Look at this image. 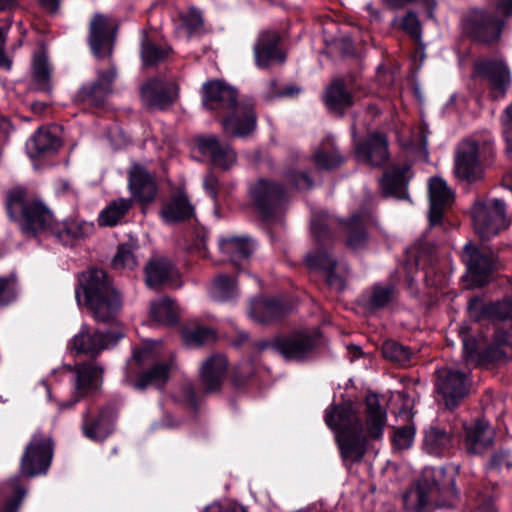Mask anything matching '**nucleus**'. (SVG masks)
Returning <instances> with one entry per match:
<instances>
[{
	"instance_id": "nucleus-1",
	"label": "nucleus",
	"mask_w": 512,
	"mask_h": 512,
	"mask_svg": "<svg viewBox=\"0 0 512 512\" xmlns=\"http://www.w3.org/2000/svg\"><path fill=\"white\" fill-rule=\"evenodd\" d=\"M324 420L336 434L342 460L353 463L362 460L369 441L383 438L387 413L378 397L369 394L365 398V427L351 404L330 405Z\"/></svg>"
},
{
	"instance_id": "nucleus-2",
	"label": "nucleus",
	"mask_w": 512,
	"mask_h": 512,
	"mask_svg": "<svg viewBox=\"0 0 512 512\" xmlns=\"http://www.w3.org/2000/svg\"><path fill=\"white\" fill-rule=\"evenodd\" d=\"M370 219L371 212L368 209L358 211L346 222H341L325 212L313 216L311 233L317 242L318 248L316 252L307 255L306 262L310 268L324 272L326 282L330 287L339 291L343 290L348 274L346 265H338L326 247L333 238L332 230L338 225H343L347 233L346 245L352 250H359L367 244L366 225Z\"/></svg>"
},
{
	"instance_id": "nucleus-3",
	"label": "nucleus",
	"mask_w": 512,
	"mask_h": 512,
	"mask_svg": "<svg viewBox=\"0 0 512 512\" xmlns=\"http://www.w3.org/2000/svg\"><path fill=\"white\" fill-rule=\"evenodd\" d=\"M203 106L222 118L226 135L245 138L257 127L255 103L252 99H238L237 90L221 80H211L202 87Z\"/></svg>"
},
{
	"instance_id": "nucleus-4",
	"label": "nucleus",
	"mask_w": 512,
	"mask_h": 512,
	"mask_svg": "<svg viewBox=\"0 0 512 512\" xmlns=\"http://www.w3.org/2000/svg\"><path fill=\"white\" fill-rule=\"evenodd\" d=\"M77 303L84 304L101 323H113L121 310L123 295L106 271L92 268L83 272L75 290Z\"/></svg>"
},
{
	"instance_id": "nucleus-5",
	"label": "nucleus",
	"mask_w": 512,
	"mask_h": 512,
	"mask_svg": "<svg viewBox=\"0 0 512 512\" xmlns=\"http://www.w3.org/2000/svg\"><path fill=\"white\" fill-rule=\"evenodd\" d=\"M454 484V477L447 476L443 467H427L422 471L416 487L404 496V502L417 512L450 507L457 498Z\"/></svg>"
},
{
	"instance_id": "nucleus-6",
	"label": "nucleus",
	"mask_w": 512,
	"mask_h": 512,
	"mask_svg": "<svg viewBox=\"0 0 512 512\" xmlns=\"http://www.w3.org/2000/svg\"><path fill=\"white\" fill-rule=\"evenodd\" d=\"M469 312L477 321L487 320L494 328V343L488 347L487 356L492 360L512 359V299L484 304L473 298L468 305Z\"/></svg>"
},
{
	"instance_id": "nucleus-7",
	"label": "nucleus",
	"mask_w": 512,
	"mask_h": 512,
	"mask_svg": "<svg viewBox=\"0 0 512 512\" xmlns=\"http://www.w3.org/2000/svg\"><path fill=\"white\" fill-rule=\"evenodd\" d=\"M6 210L25 235L48 233L54 222L51 210L23 187H15L7 193Z\"/></svg>"
},
{
	"instance_id": "nucleus-8",
	"label": "nucleus",
	"mask_w": 512,
	"mask_h": 512,
	"mask_svg": "<svg viewBox=\"0 0 512 512\" xmlns=\"http://www.w3.org/2000/svg\"><path fill=\"white\" fill-rule=\"evenodd\" d=\"M153 358L152 349L143 347L136 349L133 357L128 361L125 373V382L132 384L136 389L143 390L149 385L162 388L168 380L169 371L173 362L157 363L150 369L140 373V368Z\"/></svg>"
},
{
	"instance_id": "nucleus-9",
	"label": "nucleus",
	"mask_w": 512,
	"mask_h": 512,
	"mask_svg": "<svg viewBox=\"0 0 512 512\" xmlns=\"http://www.w3.org/2000/svg\"><path fill=\"white\" fill-rule=\"evenodd\" d=\"M471 214L475 232L482 240L491 239L509 225L506 204L498 198L476 201Z\"/></svg>"
},
{
	"instance_id": "nucleus-10",
	"label": "nucleus",
	"mask_w": 512,
	"mask_h": 512,
	"mask_svg": "<svg viewBox=\"0 0 512 512\" xmlns=\"http://www.w3.org/2000/svg\"><path fill=\"white\" fill-rule=\"evenodd\" d=\"M320 333L318 331H294L288 335L277 337L271 343L262 342L260 349L272 347L285 359L291 361H304L319 346Z\"/></svg>"
},
{
	"instance_id": "nucleus-11",
	"label": "nucleus",
	"mask_w": 512,
	"mask_h": 512,
	"mask_svg": "<svg viewBox=\"0 0 512 512\" xmlns=\"http://www.w3.org/2000/svg\"><path fill=\"white\" fill-rule=\"evenodd\" d=\"M492 147L487 143L466 140L459 144L455 153L454 171L458 178L467 182H475L482 178V162Z\"/></svg>"
},
{
	"instance_id": "nucleus-12",
	"label": "nucleus",
	"mask_w": 512,
	"mask_h": 512,
	"mask_svg": "<svg viewBox=\"0 0 512 512\" xmlns=\"http://www.w3.org/2000/svg\"><path fill=\"white\" fill-rule=\"evenodd\" d=\"M471 381L467 373L457 368L442 367L436 371L435 389L445 407L453 410L469 394Z\"/></svg>"
},
{
	"instance_id": "nucleus-13",
	"label": "nucleus",
	"mask_w": 512,
	"mask_h": 512,
	"mask_svg": "<svg viewBox=\"0 0 512 512\" xmlns=\"http://www.w3.org/2000/svg\"><path fill=\"white\" fill-rule=\"evenodd\" d=\"M53 457V445L50 437L35 433L27 444L21 457L20 470L26 477L45 474Z\"/></svg>"
},
{
	"instance_id": "nucleus-14",
	"label": "nucleus",
	"mask_w": 512,
	"mask_h": 512,
	"mask_svg": "<svg viewBox=\"0 0 512 512\" xmlns=\"http://www.w3.org/2000/svg\"><path fill=\"white\" fill-rule=\"evenodd\" d=\"M254 205L265 220L273 219L287 200L284 187L274 181L261 179L251 189Z\"/></svg>"
},
{
	"instance_id": "nucleus-15",
	"label": "nucleus",
	"mask_w": 512,
	"mask_h": 512,
	"mask_svg": "<svg viewBox=\"0 0 512 512\" xmlns=\"http://www.w3.org/2000/svg\"><path fill=\"white\" fill-rule=\"evenodd\" d=\"M474 76L487 80L493 99L504 97L511 83V75L506 64L500 60L482 59L474 64Z\"/></svg>"
},
{
	"instance_id": "nucleus-16",
	"label": "nucleus",
	"mask_w": 512,
	"mask_h": 512,
	"mask_svg": "<svg viewBox=\"0 0 512 512\" xmlns=\"http://www.w3.org/2000/svg\"><path fill=\"white\" fill-rule=\"evenodd\" d=\"M503 22L494 14L477 10L468 14L463 26L465 32L474 40L490 43L499 38Z\"/></svg>"
},
{
	"instance_id": "nucleus-17",
	"label": "nucleus",
	"mask_w": 512,
	"mask_h": 512,
	"mask_svg": "<svg viewBox=\"0 0 512 512\" xmlns=\"http://www.w3.org/2000/svg\"><path fill=\"white\" fill-rule=\"evenodd\" d=\"M123 335L115 332L103 333L99 330H92L88 326H82L71 342L72 350L77 354H86L96 357L101 351L110 345L116 344Z\"/></svg>"
},
{
	"instance_id": "nucleus-18",
	"label": "nucleus",
	"mask_w": 512,
	"mask_h": 512,
	"mask_svg": "<svg viewBox=\"0 0 512 512\" xmlns=\"http://www.w3.org/2000/svg\"><path fill=\"white\" fill-rule=\"evenodd\" d=\"M463 257L474 286H483L494 267V255L487 249H479L472 243L464 246Z\"/></svg>"
},
{
	"instance_id": "nucleus-19",
	"label": "nucleus",
	"mask_w": 512,
	"mask_h": 512,
	"mask_svg": "<svg viewBox=\"0 0 512 512\" xmlns=\"http://www.w3.org/2000/svg\"><path fill=\"white\" fill-rule=\"evenodd\" d=\"M113 25L109 18L96 13L89 25L88 43L92 53L98 58H105L112 53Z\"/></svg>"
},
{
	"instance_id": "nucleus-20",
	"label": "nucleus",
	"mask_w": 512,
	"mask_h": 512,
	"mask_svg": "<svg viewBox=\"0 0 512 512\" xmlns=\"http://www.w3.org/2000/svg\"><path fill=\"white\" fill-rule=\"evenodd\" d=\"M354 151L359 162L373 167L384 165L389 158L387 139L380 133L369 134L355 144Z\"/></svg>"
},
{
	"instance_id": "nucleus-21",
	"label": "nucleus",
	"mask_w": 512,
	"mask_h": 512,
	"mask_svg": "<svg viewBox=\"0 0 512 512\" xmlns=\"http://www.w3.org/2000/svg\"><path fill=\"white\" fill-rule=\"evenodd\" d=\"M280 36L275 31L262 32L254 45V58L257 67L268 68L273 64H283L285 54L279 48Z\"/></svg>"
},
{
	"instance_id": "nucleus-22",
	"label": "nucleus",
	"mask_w": 512,
	"mask_h": 512,
	"mask_svg": "<svg viewBox=\"0 0 512 512\" xmlns=\"http://www.w3.org/2000/svg\"><path fill=\"white\" fill-rule=\"evenodd\" d=\"M176 94L175 83L159 78L150 79L141 88L142 100L150 108L164 109L174 102Z\"/></svg>"
},
{
	"instance_id": "nucleus-23",
	"label": "nucleus",
	"mask_w": 512,
	"mask_h": 512,
	"mask_svg": "<svg viewBox=\"0 0 512 512\" xmlns=\"http://www.w3.org/2000/svg\"><path fill=\"white\" fill-rule=\"evenodd\" d=\"M429 222L431 226L441 223L444 211L452 204L454 195L447 183L440 177L429 180Z\"/></svg>"
},
{
	"instance_id": "nucleus-24",
	"label": "nucleus",
	"mask_w": 512,
	"mask_h": 512,
	"mask_svg": "<svg viewBox=\"0 0 512 512\" xmlns=\"http://www.w3.org/2000/svg\"><path fill=\"white\" fill-rule=\"evenodd\" d=\"M196 145L199 152L208 156L215 166L226 170L236 161L235 151L228 144L221 143L215 135L199 137L196 140Z\"/></svg>"
},
{
	"instance_id": "nucleus-25",
	"label": "nucleus",
	"mask_w": 512,
	"mask_h": 512,
	"mask_svg": "<svg viewBox=\"0 0 512 512\" xmlns=\"http://www.w3.org/2000/svg\"><path fill=\"white\" fill-rule=\"evenodd\" d=\"M115 77L116 71L113 67L107 71H100L94 83L85 85L79 90L77 95L79 100L95 107L103 105L107 96L111 93V85Z\"/></svg>"
},
{
	"instance_id": "nucleus-26",
	"label": "nucleus",
	"mask_w": 512,
	"mask_h": 512,
	"mask_svg": "<svg viewBox=\"0 0 512 512\" xmlns=\"http://www.w3.org/2000/svg\"><path fill=\"white\" fill-rule=\"evenodd\" d=\"M494 439L493 428L482 419L465 428L464 447L468 454L480 455L488 450Z\"/></svg>"
},
{
	"instance_id": "nucleus-27",
	"label": "nucleus",
	"mask_w": 512,
	"mask_h": 512,
	"mask_svg": "<svg viewBox=\"0 0 512 512\" xmlns=\"http://www.w3.org/2000/svg\"><path fill=\"white\" fill-rule=\"evenodd\" d=\"M129 189L141 204L152 202L157 194V186L151 174L140 165H134L129 172Z\"/></svg>"
},
{
	"instance_id": "nucleus-28",
	"label": "nucleus",
	"mask_w": 512,
	"mask_h": 512,
	"mask_svg": "<svg viewBox=\"0 0 512 512\" xmlns=\"http://www.w3.org/2000/svg\"><path fill=\"white\" fill-rule=\"evenodd\" d=\"M92 230V223L69 219L61 222L54 221L48 233L63 245L73 246L77 241L88 236Z\"/></svg>"
},
{
	"instance_id": "nucleus-29",
	"label": "nucleus",
	"mask_w": 512,
	"mask_h": 512,
	"mask_svg": "<svg viewBox=\"0 0 512 512\" xmlns=\"http://www.w3.org/2000/svg\"><path fill=\"white\" fill-rule=\"evenodd\" d=\"M454 447V437L450 431L431 425L424 431L422 449L429 455L443 457L448 455Z\"/></svg>"
},
{
	"instance_id": "nucleus-30",
	"label": "nucleus",
	"mask_w": 512,
	"mask_h": 512,
	"mask_svg": "<svg viewBox=\"0 0 512 512\" xmlns=\"http://www.w3.org/2000/svg\"><path fill=\"white\" fill-rule=\"evenodd\" d=\"M75 373L74 392L84 398L101 385L102 369L91 363H80L71 369Z\"/></svg>"
},
{
	"instance_id": "nucleus-31",
	"label": "nucleus",
	"mask_w": 512,
	"mask_h": 512,
	"mask_svg": "<svg viewBox=\"0 0 512 512\" xmlns=\"http://www.w3.org/2000/svg\"><path fill=\"white\" fill-rule=\"evenodd\" d=\"M227 360L223 355H213L208 358L201 368V385L206 393L218 391L225 379Z\"/></svg>"
},
{
	"instance_id": "nucleus-32",
	"label": "nucleus",
	"mask_w": 512,
	"mask_h": 512,
	"mask_svg": "<svg viewBox=\"0 0 512 512\" xmlns=\"http://www.w3.org/2000/svg\"><path fill=\"white\" fill-rule=\"evenodd\" d=\"M287 313L285 305L275 298H255L250 303L249 316L255 322L268 324L281 319Z\"/></svg>"
},
{
	"instance_id": "nucleus-33",
	"label": "nucleus",
	"mask_w": 512,
	"mask_h": 512,
	"mask_svg": "<svg viewBox=\"0 0 512 512\" xmlns=\"http://www.w3.org/2000/svg\"><path fill=\"white\" fill-rule=\"evenodd\" d=\"M178 278V271L173 263L164 257L152 258L145 267V280L150 288H158Z\"/></svg>"
},
{
	"instance_id": "nucleus-34",
	"label": "nucleus",
	"mask_w": 512,
	"mask_h": 512,
	"mask_svg": "<svg viewBox=\"0 0 512 512\" xmlns=\"http://www.w3.org/2000/svg\"><path fill=\"white\" fill-rule=\"evenodd\" d=\"M82 419L83 434L92 441H104L113 431L112 420L107 410H101L94 417L87 411L83 414Z\"/></svg>"
},
{
	"instance_id": "nucleus-35",
	"label": "nucleus",
	"mask_w": 512,
	"mask_h": 512,
	"mask_svg": "<svg viewBox=\"0 0 512 512\" xmlns=\"http://www.w3.org/2000/svg\"><path fill=\"white\" fill-rule=\"evenodd\" d=\"M194 214V207L187 195L178 191L163 205L161 216L167 223H176L189 219Z\"/></svg>"
},
{
	"instance_id": "nucleus-36",
	"label": "nucleus",
	"mask_w": 512,
	"mask_h": 512,
	"mask_svg": "<svg viewBox=\"0 0 512 512\" xmlns=\"http://www.w3.org/2000/svg\"><path fill=\"white\" fill-rule=\"evenodd\" d=\"M26 489L20 476H13L0 485V512H18Z\"/></svg>"
},
{
	"instance_id": "nucleus-37",
	"label": "nucleus",
	"mask_w": 512,
	"mask_h": 512,
	"mask_svg": "<svg viewBox=\"0 0 512 512\" xmlns=\"http://www.w3.org/2000/svg\"><path fill=\"white\" fill-rule=\"evenodd\" d=\"M323 99L330 110L340 115H343L344 111L353 105V96L341 78L331 82L326 88Z\"/></svg>"
},
{
	"instance_id": "nucleus-38",
	"label": "nucleus",
	"mask_w": 512,
	"mask_h": 512,
	"mask_svg": "<svg viewBox=\"0 0 512 512\" xmlns=\"http://www.w3.org/2000/svg\"><path fill=\"white\" fill-rule=\"evenodd\" d=\"M221 252L236 266H240L242 260L248 259L253 251L254 244L249 237L232 236L219 241Z\"/></svg>"
},
{
	"instance_id": "nucleus-39",
	"label": "nucleus",
	"mask_w": 512,
	"mask_h": 512,
	"mask_svg": "<svg viewBox=\"0 0 512 512\" xmlns=\"http://www.w3.org/2000/svg\"><path fill=\"white\" fill-rule=\"evenodd\" d=\"M313 162L318 169L332 170L344 163L333 137L327 136L312 154Z\"/></svg>"
},
{
	"instance_id": "nucleus-40",
	"label": "nucleus",
	"mask_w": 512,
	"mask_h": 512,
	"mask_svg": "<svg viewBox=\"0 0 512 512\" xmlns=\"http://www.w3.org/2000/svg\"><path fill=\"white\" fill-rule=\"evenodd\" d=\"M61 146V140L50 130L39 128L27 141L26 149L31 158L51 154Z\"/></svg>"
},
{
	"instance_id": "nucleus-41",
	"label": "nucleus",
	"mask_w": 512,
	"mask_h": 512,
	"mask_svg": "<svg viewBox=\"0 0 512 512\" xmlns=\"http://www.w3.org/2000/svg\"><path fill=\"white\" fill-rule=\"evenodd\" d=\"M406 170L400 167H393L385 172L380 185L385 195H391L396 198H405L407 179Z\"/></svg>"
},
{
	"instance_id": "nucleus-42",
	"label": "nucleus",
	"mask_w": 512,
	"mask_h": 512,
	"mask_svg": "<svg viewBox=\"0 0 512 512\" xmlns=\"http://www.w3.org/2000/svg\"><path fill=\"white\" fill-rule=\"evenodd\" d=\"M132 207L131 199L120 198L112 201L105 209H103L98 217L100 226H115L128 213Z\"/></svg>"
},
{
	"instance_id": "nucleus-43",
	"label": "nucleus",
	"mask_w": 512,
	"mask_h": 512,
	"mask_svg": "<svg viewBox=\"0 0 512 512\" xmlns=\"http://www.w3.org/2000/svg\"><path fill=\"white\" fill-rule=\"evenodd\" d=\"M171 52L168 46H160L144 37L141 42V59L145 67H153L163 62Z\"/></svg>"
},
{
	"instance_id": "nucleus-44",
	"label": "nucleus",
	"mask_w": 512,
	"mask_h": 512,
	"mask_svg": "<svg viewBox=\"0 0 512 512\" xmlns=\"http://www.w3.org/2000/svg\"><path fill=\"white\" fill-rule=\"evenodd\" d=\"M151 317L154 321L164 325H174L178 320V312L174 302L163 298L151 304Z\"/></svg>"
},
{
	"instance_id": "nucleus-45",
	"label": "nucleus",
	"mask_w": 512,
	"mask_h": 512,
	"mask_svg": "<svg viewBox=\"0 0 512 512\" xmlns=\"http://www.w3.org/2000/svg\"><path fill=\"white\" fill-rule=\"evenodd\" d=\"M211 296L221 302L229 301L238 295L236 282L226 274L218 275L210 288Z\"/></svg>"
},
{
	"instance_id": "nucleus-46",
	"label": "nucleus",
	"mask_w": 512,
	"mask_h": 512,
	"mask_svg": "<svg viewBox=\"0 0 512 512\" xmlns=\"http://www.w3.org/2000/svg\"><path fill=\"white\" fill-rule=\"evenodd\" d=\"M137 250L138 245L133 241L119 245L112 259V267L114 269H134L138 265Z\"/></svg>"
},
{
	"instance_id": "nucleus-47",
	"label": "nucleus",
	"mask_w": 512,
	"mask_h": 512,
	"mask_svg": "<svg viewBox=\"0 0 512 512\" xmlns=\"http://www.w3.org/2000/svg\"><path fill=\"white\" fill-rule=\"evenodd\" d=\"M32 77L34 85L38 90L43 92H50L52 90L50 68L43 54H37L33 59Z\"/></svg>"
},
{
	"instance_id": "nucleus-48",
	"label": "nucleus",
	"mask_w": 512,
	"mask_h": 512,
	"mask_svg": "<svg viewBox=\"0 0 512 512\" xmlns=\"http://www.w3.org/2000/svg\"><path fill=\"white\" fill-rule=\"evenodd\" d=\"M396 294L393 284H376L372 287L367 299V306L371 310H377L390 303Z\"/></svg>"
},
{
	"instance_id": "nucleus-49",
	"label": "nucleus",
	"mask_w": 512,
	"mask_h": 512,
	"mask_svg": "<svg viewBox=\"0 0 512 512\" xmlns=\"http://www.w3.org/2000/svg\"><path fill=\"white\" fill-rule=\"evenodd\" d=\"M182 338L186 345L198 347L215 340V331L207 326L186 327L182 331Z\"/></svg>"
},
{
	"instance_id": "nucleus-50",
	"label": "nucleus",
	"mask_w": 512,
	"mask_h": 512,
	"mask_svg": "<svg viewBox=\"0 0 512 512\" xmlns=\"http://www.w3.org/2000/svg\"><path fill=\"white\" fill-rule=\"evenodd\" d=\"M382 354L384 358L400 365L408 364L412 356V352L408 347L392 340L384 342Z\"/></svg>"
},
{
	"instance_id": "nucleus-51",
	"label": "nucleus",
	"mask_w": 512,
	"mask_h": 512,
	"mask_svg": "<svg viewBox=\"0 0 512 512\" xmlns=\"http://www.w3.org/2000/svg\"><path fill=\"white\" fill-rule=\"evenodd\" d=\"M415 439L414 424L408 423L393 429L392 444L396 450H407L412 447Z\"/></svg>"
},
{
	"instance_id": "nucleus-52",
	"label": "nucleus",
	"mask_w": 512,
	"mask_h": 512,
	"mask_svg": "<svg viewBox=\"0 0 512 512\" xmlns=\"http://www.w3.org/2000/svg\"><path fill=\"white\" fill-rule=\"evenodd\" d=\"M17 296L15 277H0V306L12 303Z\"/></svg>"
},
{
	"instance_id": "nucleus-53",
	"label": "nucleus",
	"mask_w": 512,
	"mask_h": 512,
	"mask_svg": "<svg viewBox=\"0 0 512 512\" xmlns=\"http://www.w3.org/2000/svg\"><path fill=\"white\" fill-rule=\"evenodd\" d=\"M401 28L415 41H419L421 39V25L414 12L409 11L406 14V16L402 19Z\"/></svg>"
},
{
	"instance_id": "nucleus-54",
	"label": "nucleus",
	"mask_w": 512,
	"mask_h": 512,
	"mask_svg": "<svg viewBox=\"0 0 512 512\" xmlns=\"http://www.w3.org/2000/svg\"><path fill=\"white\" fill-rule=\"evenodd\" d=\"M287 180L299 190L310 189L313 185L312 180L306 173L291 171L287 174Z\"/></svg>"
},
{
	"instance_id": "nucleus-55",
	"label": "nucleus",
	"mask_w": 512,
	"mask_h": 512,
	"mask_svg": "<svg viewBox=\"0 0 512 512\" xmlns=\"http://www.w3.org/2000/svg\"><path fill=\"white\" fill-rule=\"evenodd\" d=\"M503 466L510 468L511 467V461L509 459V453L505 450H498L495 451L490 460L488 467L490 469H501Z\"/></svg>"
},
{
	"instance_id": "nucleus-56",
	"label": "nucleus",
	"mask_w": 512,
	"mask_h": 512,
	"mask_svg": "<svg viewBox=\"0 0 512 512\" xmlns=\"http://www.w3.org/2000/svg\"><path fill=\"white\" fill-rule=\"evenodd\" d=\"M183 23L190 31H195L203 25L202 15L199 10L190 9L185 16H183Z\"/></svg>"
},
{
	"instance_id": "nucleus-57",
	"label": "nucleus",
	"mask_w": 512,
	"mask_h": 512,
	"mask_svg": "<svg viewBox=\"0 0 512 512\" xmlns=\"http://www.w3.org/2000/svg\"><path fill=\"white\" fill-rule=\"evenodd\" d=\"M203 188L216 203L218 198L219 181L213 173L209 172L204 176Z\"/></svg>"
},
{
	"instance_id": "nucleus-58",
	"label": "nucleus",
	"mask_w": 512,
	"mask_h": 512,
	"mask_svg": "<svg viewBox=\"0 0 512 512\" xmlns=\"http://www.w3.org/2000/svg\"><path fill=\"white\" fill-rule=\"evenodd\" d=\"M470 512H496L489 496L477 494Z\"/></svg>"
},
{
	"instance_id": "nucleus-59",
	"label": "nucleus",
	"mask_w": 512,
	"mask_h": 512,
	"mask_svg": "<svg viewBox=\"0 0 512 512\" xmlns=\"http://www.w3.org/2000/svg\"><path fill=\"white\" fill-rule=\"evenodd\" d=\"M182 397L183 400L192 408H195L197 405L196 402V394L195 391L190 384H186L182 387Z\"/></svg>"
},
{
	"instance_id": "nucleus-60",
	"label": "nucleus",
	"mask_w": 512,
	"mask_h": 512,
	"mask_svg": "<svg viewBox=\"0 0 512 512\" xmlns=\"http://www.w3.org/2000/svg\"><path fill=\"white\" fill-rule=\"evenodd\" d=\"M463 352L465 358L468 360L469 358H473L476 352V342L471 338H463Z\"/></svg>"
},
{
	"instance_id": "nucleus-61",
	"label": "nucleus",
	"mask_w": 512,
	"mask_h": 512,
	"mask_svg": "<svg viewBox=\"0 0 512 512\" xmlns=\"http://www.w3.org/2000/svg\"><path fill=\"white\" fill-rule=\"evenodd\" d=\"M503 137L505 141V154L512 160V130L503 128Z\"/></svg>"
},
{
	"instance_id": "nucleus-62",
	"label": "nucleus",
	"mask_w": 512,
	"mask_h": 512,
	"mask_svg": "<svg viewBox=\"0 0 512 512\" xmlns=\"http://www.w3.org/2000/svg\"><path fill=\"white\" fill-rule=\"evenodd\" d=\"M501 123L503 128L512 130V103L505 108L501 115Z\"/></svg>"
},
{
	"instance_id": "nucleus-63",
	"label": "nucleus",
	"mask_w": 512,
	"mask_h": 512,
	"mask_svg": "<svg viewBox=\"0 0 512 512\" xmlns=\"http://www.w3.org/2000/svg\"><path fill=\"white\" fill-rule=\"evenodd\" d=\"M501 123L503 128L512 130V103L505 108L501 115Z\"/></svg>"
},
{
	"instance_id": "nucleus-64",
	"label": "nucleus",
	"mask_w": 512,
	"mask_h": 512,
	"mask_svg": "<svg viewBox=\"0 0 512 512\" xmlns=\"http://www.w3.org/2000/svg\"><path fill=\"white\" fill-rule=\"evenodd\" d=\"M497 9L505 16L512 15V0H500Z\"/></svg>"
}]
</instances>
